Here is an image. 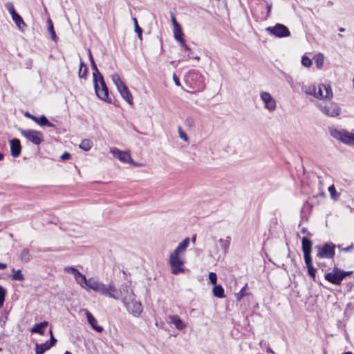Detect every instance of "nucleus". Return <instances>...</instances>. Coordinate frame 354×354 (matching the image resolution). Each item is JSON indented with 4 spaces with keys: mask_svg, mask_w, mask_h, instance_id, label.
I'll use <instances>...</instances> for the list:
<instances>
[{
    "mask_svg": "<svg viewBox=\"0 0 354 354\" xmlns=\"http://www.w3.org/2000/svg\"><path fill=\"white\" fill-rule=\"evenodd\" d=\"M109 292L105 296L115 299H120L126 310L134 317H138L142 312V304L136 299L133 290L127 283L122 284L119 290L115 286V290H109Z\"/></svg>",
    "mask_w": 354,
    "mask_h": 354,
    "instance_id": "nucleus-1",
    "label": "nucleus"
},
{
    "mask_svg": "<svg viewBox=\"0 0 354 354\" xmlns=\"http://www.w3.org/2000/svg\"><path fill=\"white\" fill-rule=\"evenodd\" d=\"M76 282L83 288L88 290L92 289L95 292L100 293L102 295L109 294V290H115V283L111 281L109 284H104L100 281L89 278L87 279L86 276L80 272L77 276L74 277Z\"/></svg>",
    "mask_w": 354,
    "mask_h": 354,
    "instance_id": "nucleus-2",
    "label": "nucleus"
},
{
    "mask_svg": "<svg viewBox=\"0 0 354 354\" xmlns=\"http://www.w3.org/2000/svg\"><path fill=\"white\" fill-rule=\"evenodd\" d=\"M189 243V238H185L170 254L169 264L173 274L177 275L179 273L184 272L182 266L185 263V259L182 257L181 254L185 252Z\"/></svg>",
    "mask_w": 354,
    "mask_h": 354,
    "instance_id": "nucleus-3",
    "label": "nucleus"
},
{
    "mask_svg": "<svg viewBox=\"0 0 354 354\" xmlns=\"http://www.w3.org/2000/svg\"><path fill=\"white\" fill-rule=\"evenodd\" d=\"M111 80L116 86L117 89L122 98L129 104H133V96L131 93L125 83L122 80L120 75L117 73H114L111 75Z\"/></svg>",
    "mask_w": 354,
    "mask_h": 354,
    "instance_id": "nucleus-4",
    "label": "nucleus"
},
{
    "mask_svg": "<svg viewBox=\"0 0 354 354\" xmlns=\"http://www.w3.org/2000/svg\"><path fill=\"white\" fill-rule=\"evenodd\" d=\"M330 135L339 142L354 147V133L345 129L332 128L329 131Z\"/></svg>",
    "mask_w": 354,
    "mask_h": 354,
    "instance_id": "nucleus-5",
    "label": "nucleus"
},
{
    "mask_svg": "<svg viewBox=\"0 0 354 354\" xmlns=\"http://www.w3.org/2000/svg\"><path fill=\"white\" fill-rule=\"evenodd\" d=\"M353 271H343L335 266L331 272H327L324 275V278L328 282L335 284L340 285L342 280L347 276L352 274Z\"/></svg>",
    "mask_w": 354,
    "mask_h": 354,
    "instance_id": "nucleus-6",
    "label": "nucleus"
},
{
    "mask_svg": "<svg viewBox=\"0 0 354 354\" xmlns=\"http://www.w3.org/2000/svg\"><path fill=\"white\" fill-rule=\"evenodd\" d=\"M335 245L331 242L326 243L323 245H316L317 250L316 258L319 259H333L335 254Z\"/></svg>",
    "mask_w": 354,
    "mask_h": 354,
    "instance_id": "nucleus-7",
    "label": "nucleus"
},
{
    "mask_svg": "<svg viewBox=\"0 0 354 354\" xmlns=\"http://www.w3.org/2000/svg\"><path fill=\"white\" fill-rule=\"evenodd\" d=\"M93 83L97 96L102 100L111 102V100L109 97V89L103 76L100 75L98 79L93 80Z\"/></svg>",
    "mask_w": 354,
    "mask_h": 354,
    "instance_id": "nucleus-8",
    "label": "nucleus"
},
{
    "mask_svg": "<svg viewBox=\"0 0 354 354\" xmlns=\"http://www.w3.org/2000/svg\"><path fill=\"white\" fill-rule=\"evenodd\" d=\"M317 108L328 117L335 118L338 116L341 113L340 106L335 102L317 103Z\"/></svg>",
    "mask_w": 354,
    "mask_h": 354,
    "instance_id": "nucleus-9",
    "label": "nucleus"
},
{
    "mask_svg": "<svg viewBox=\"0 0 354 354\" xmlns=\"http://www.w3.org/2000/svg\"><path fill=\"white\" fill-rule=\"evenodd\" d=\"M21 134L34 145H39L44 141V135L41 131L32 129H20Z\"/></svg>",
    "mask_w": 354,
    "mask_h": 354,
    "instance_id": "nucleus-10",
    "label": "nucleus"
},
{
    "mask_svg": "<svg viewBox=\"0 0 354 354\" xmlns=\"http://www.w3.org/2000/svg\"><path fill=\"white\" fill-rule=\"evenodd\" d=\"M266 31L279 38L286 37L290 35L289 29L282 24H277L274 26L268 27Z\"/></svg>",
    "mask_w": 354,
    "mask_h": 354,
    "instance_id": "nucleus-11",
    "label": "nucleus"
},
{
    "mask_svg": "<svg viewBox=\"0 0 354 354\" xmlns=\"http://www.w3.org/2000/svg\"><path fill=\"white\" fill-rule=\"evenodd\" d=\"M260 97L264 104L265 108L267 110L270 111H273L276 109V100L270 93L266 91H261Z\"/></svg>",
    "mask_w": 354,
    "mask_h": 354,
    "instance_id": "nucleus-12",
    "label": "nucleus"
},
{
    "mask_svg": "<svg viewBox=\"0 0 354 354\" xmlns=\"http://www.w3.org/2000/svg\"><path fill=\"white\" fill-rule=\"evenodd\" d=\"M333 95V91L330 85L320 84L317 87L316 98L331 100Z\"/></svg>",
    "mask_w": 354,
    "mask_h": 354,
    "instance_id": "nucleus-13",
    "label": "nucleus"
},
{
    "mask_svg": "<svg viewBox=\"0 0 354 354\" xmlns=\"http://www.w3.org/2000/svg\"><path fill=\"white\" fill-rule=\"evenodd\" d=\"M111 153L115 158L119 159L123 162L133 163V160L131 158L130 153L127 151L113 148L111 149Z\"/></svg>",
    "mask_w": 354,
    "mask_h": 354,
    "instance_id": "nucleus-14",
    "label": "nucleus"
},
{
    "mask_svg": "<svg viewBox=\"0 0 354 354\" xmlns=\"http://www.w3.org/2000/svg\"><path fill=\"white\" fill-rule=\"evenodd\" d=\"M312 245L313 242L308 238L304 236L301 239V248L304 253V258L308 259L312 258L311 257V251H312Z\"/></svg>",
    "mask_w": 354,
    "mask_h": 354,
    "instance_id": "nucleus-15",
    "label": "nucleus"
},
{
    "mask_svg": "<svg viewBox=\"0 0 354 354\" xmlns=\"http://www.w3.org/2000/svg\"><path fill=\"white\" fill-rule=\"evenodd\" d=\"M10 145L11 155L15 158L18 157L21 151L20 140L17 138L12 139L10 140Z\"/></svg>",
    "mask_w": 354,
    "mask_h": 354,
    "instance_id": "nucleus-16",
    "label": "nucleus"
},
{
    "mask_svg": "<svg viewBox=\"0 0 354 354\" xmlns=\"http://www.w3.org/2000/svg\"><path fill=\"white\" fill-rule=\"evenodd\" d=\"M86 315L88 322L90 324V325L94 330L100 333L103 330V327L97 324V319L89 311L86 310Z\"/></svg>",
    "mask_w": 354,
    "mask_h": 354,
    "instance_id": "nucleus-17",
    "label": "nucleus"
},
{
    "mask_svg": "<svg viewBox=\"0 0 354 354\" xmlns=\"http://www.w3.org/2000/svg\"><path fill=\"white\" fill-rule=\"evenodd\" d=\"M304 261L307 268L308 274L313 278L314 281H315L317 269L313 266V259H305Z\"/></svg>",
    "mask_w": 354,
    "mask_h": 354,
    "instance_id": "nucleus-18",
    "label": "nucleus"
},
{
    "mask_svg": "<svg viewBox=\"0 0 354 354\" xmlns=\"http://www.w3.org/2000/svg\"><path fill=\"white\" fill-rule=\"evenodd\" d=\"M169 320L178 330H183L185 328V324L178 315L169 316Z\"/></svg>",
    "mask_w": 354,
    "mask_h": 354,
    "instance_id": "nucleus-19",
    "label": "nucleus"
},
{
    "mask_svg": "<svg viewBox=\"0 0 354 354\" xmlns=\"http://www.w3.org/2000/svg\"><path fill=\"white\" fill-rule=\"evenodd\" d=\"M48 325V322L47 321H44L39 324H36L31 329L30 331L32 333H39L40 335H43L44 331V328H46Z\"/></svg>",
    "mask_w": 354,
    "mask_h": 354,
    "instance_id": "nucleus-20",
    "label": "nucleus"
},
{
    "mask_svg": "<svg viewBox=\"0 0 354 354\" xmlns=\"http://www.w3.org/2000/svg\"><path fill=\"white\" fill-rule=\"evenodd\" d=\"M12 19L19 30H23L24 28L26 26L22 17L17 12L12 16Z\"/></svg>",
    "mask_w": 354,
    "mask_h": 354,
    "instance_id": "nucleus-21",
    "label": "nucleus"
},
{
    "mask_svg": "<svg viewBox=\"0 0 354 354\" xmlns=\"http://www.w3.org/2000/svg\"><path fill=\"white\" fill-rule=\"evenodd\" d=\"M36 120H34L37 124L40 126H48L50 127H55L54 124L50 122L45 115H41V117H35Z\"/></svg>",
    "mask_w": 354,
    "mask_h": 354,
    "instance_id": "nucleus-22",
    "label": "nucleus"
},
{
    "mask_svg": "<svg viewBox=\"0 0 354 354\" xmlns=\"http://www.w3.org/2000/svg\"><path fill=\"white\" fill-rule=\"evenodd\" d=\"M51 347L48 344V342L47 341L44 344H36L35 346V353L36 354H44L46 351L50 349Z\"/></svg>",
    "mask_w": 354,
    "mask_h": 354,
    "instance_id": "nucleus-23",
    "label": "nucleus"
},
{
    "mask_svg": "<svg viewBox=\"0 0 354 354\" xmlns=\"http://www.w3.org/2000/svg\"><path fill=\"white\" fill-rule=\"evenodd\" d=\"M218 241L223 253L225 254H227L228 252V248L230 245V237L227 236L225 239H220Z\"/></svg>",
    "mask_w": 354,
    "mask_h": 354,
    "instance_id": "nucleus-24",
    "label": "nucleus"
},
{
    "mask_svg": "<svg viewBox=\"0 0 354 354\" xmlns=\"http://www.w3.org/2000/svg\"><path fill=\"white\" fill-rule=\"evenodd\" d=\"M174 39L179 43H183V32L181 26L174 28Z\"/></svg>",
    "mask_w": 354,
    "mask_h": 354,
    "instance_id": "nucleus-25",
    "label": "nucleus"
},
{
    "mask_svg": "<svg viewBox=\"0 0 354 354\" xmlns=\"http://www.w3.org/2000/svg\"><path fill=\"white\" fill-rule=\"evenodd\" d=\"M87 74H88V68L86 67V66L84 63V62L81 61L80 65V69L78 71V76L80 78L86 80L87 78Z\"/></svg>",
    "mask_w": 354,
    "mask_h": 354,
    "instance_id": "nucleus-26",
    "label": "nucleus"
},
{
    "mask_svg": "<svg viewBox=\"0 0 354 354\" xmlns=\"http://www.w3.org/2000/svg\"><path fill=\"white\" fill-rule=\"evenodd\" d=\"M214 296L218 298L225 297L224 289L221 285H215L212 289Z\"/></svg>",
    "mask_w": 354,
    "mask_h": 354,
    "instance_id": "nucleus-27",
    "label": "nucleus"
},
{
    "mask_svg": "<svg viewBox=\"0 0 354 354\" xmlns=\"http://www.w3.org/2000/svg\"><path fill=\"white\" fill-rule=\"evenodd\" d=\"M80 148L87 151L93 147V142L89 139H84L80 144Z\"/></svg>",
    "mask_w": 354,
    "mask_h": 354,
    "instance_id": "nucleus-28",
    "label": "nucleus"
},
{
    "mask_svg": "<svg viewBox=\"0 0 354 354\" xmlns=\"http://www.w3.org/2000/svg\"><path fill=\"white\" fill-rule=\"evenodd\" d=\"M20 258L23 262H25V263L28 262L31 259V254H30L29 249H28V248L23 249L21 252V254H20Z\"/></svg>",
    "mask_w": 354,
    "mask_h": 354,
    "instance_id": "nucleus-29",
    "label": "nucleus"
},
{
    "mask_svg": "<svg viewBox=\"0 0 354 354\" xmlns=\"http://www.w3.org/2000/svg\"><path fill=\"white\" fill-rule=\"evenodd\" d=\"M12 272L13 273L12 276V279L17 280V281H23V280H24V276L22 274L21 270H16L15 268H12Z\"/></svg>",
    "mask_w": 354,
    "mask_h": 354,
    "instance_id": "nucleus-30",
    "label": "nucleus"
},
{
    "mask_svg": "<svg viewBox=\"0 0 354 354\" xmlns=\"http://www.w3.org/2000/svg\"><path fill=\"white\" fill-rule=\"evenodd\" d=\"M328 189L330 193L331 198L333 200L337 201L339 197V194L337 192L335 186L332 185L329 186Z\"/></svg>",
    "mask_w": 354,
    "mask_h": 354,
    "instance_id": "nucleus-31",
    "label": "nucleus"
},
{
    "mask_svg": "<svg viewBox=\"0 0 354 354\" xmlns=\"http://www.w3.org/2000/svg\"><path fill=\"white\" fill-rule=\"evenodd\" d=\"M91 68L94 71V72L93 73V80H95L96 79H98V77H100V75H102L99 71L95 61L91 62Z\"/></svg>",
    "mask_w": 354,
    "mask_h": 354,
    "instance_id": "nucleus-32",
    "label": "nucleus"
},
{
    "mask_svg": "<svg viewBox=\"0 0 354 354\" xmlns=\"http://www.w3.org/2000/svg\"><path fill=\"white\" fill-rule=\"evenodd\" d=\"M133 23H134L135 32L138 34V36L139 39L140 40H142V30L139 26L136 18H135V17L133 18Z\"/></svg>",
    "mask_w": 354,
    "mask_h": 354,
    "instance_id": "nucleus-33",
    "label": "nucleus"
},
{
    "mask_svg": "<svg viewBox=\"0 0 354 354\" xmlns=\"http://www.w3.org/2000/svg\"><path fill=\"white\" fill-rule=\"evenodd\" d=\"M316 90H317V87L314 85L306 86L304 88V91L307 95H312L315 97L316 96Z\"/></svg>",
    "mask_w": 354,
    "mask_h": 354,
    "instance_id": "nucleus-34",
    "label": "nucleus"
},
{
    "mask_svg": "<svg viewBox=\"0 0 354 354\" xmlns=\"http://www.w3.org/2000/svg\"><path fill=\"white\" fill-rule=\"evenodd\" d=\"M315 64L318 68L322 67L324 64V55L322 53H318L315 56Z\"/></svg>",
    "mask_w": 354,
    "mask_h": 354,
    "instance_id": "nucleus-35",
    "label": "nucleus"
},
{
    "mask_svg": "<svg viewBox=\"0 0 354 354\" xmlns=\"http://www.w3.org/2000/svg\"><path fill=\"white\" fill-rule=\"evenodd\" d=\"M248 288V283H246L241 290L236 295V297L237 300L241 301L243 297L247 295L246 293V289Z\"/></svg>",
    "mask_w": 354,
    "mask_h": 354,
    "instance_id": "nucleus-36",
    "label": "nucleus"
},
{
    "mask_svg": "<svg viewBox=\"0 0 354 354\" xmlns=\"http://www.w3.org/2000/svg\"><path fill=\"white\" fill-rule=\"evenodd\" d=\"M66 273H71L75 276H77L80 272L74 267H66L64 269Z\"/></svg>",
    "mask_w": 354,
    "mask_h": 354,
    "instance_id": "nucleus-37",
    "label": "nucleus"
},
{
    "mask_svg": "<svg viewBox=\"0 0 354 354\" xmlns=\"http://www.w3.org/2000/svg\"><path fill=\"white\" fill-rule=\"evenodd\" d=\"M6 291L4 288L0 286V308L3 306L5 301Z\"/></svg>",
    "mask_w": 354,
    "mask_h": 354,
    "instance_id": "nucleus-38",
    "label": "nucleus"
},
{
    "mask_svg": "<svg viewBox=\"0 0 354 354\" xmlns=\"http://www.w3.org/2000/svg\"><path fill=\"white\" fill-rule=\"evenodd\" d=\"M178 133L179 137L182 140H183L185 142H188L189 138H188L187 135L183 131L182 127L180 126L178 127Z\"/></svg>",
    "mask_w": 354,
    "mask_h": 354,
    "instance_id": "nucleus-39",
    "label": "nucleus"
},
{
    "mask_svg": "<svg viewBox=\"0 0 354 354\" xmlns=\"http://www.w3.org/2000/svg\"><path fill=\"white\" fill-rule=\"evenodd\" d=\"M5 7L8 10L9 13L11 15V16L17 13V12L15 10L13 3L12 2H7L5 5Z\"/></svg>",
    "mask_w": 354,
    "mask_h": 354,
    "instance_id": "nucleus-40",
    "label": "nucleus"
},
{
    "mask_svg": "<svg viewBox=\"0 0 354 354\" xmlns=\"http://www.w3.org/2000/svg\"><path fill=\"white\" fill-rule=\"evenodd\" d=\"M301 64L306 67H310L312 65V61L309 57L304 55L301 58Z\"/></svg>",
    "mask_w": 354,
    "mask_h": 354,
    "instance_id": "nucleus-41",
    "label": "nucleus"
},
{
    "mask_svg": "<svg viewBox=\"0 0 354 354\" xmlns=\"http://www.w3.org/2000/svg\"><path fill=\"white\" fill-rule=\"evenodd\" d=\"M209 281L211 282V283L216 285V281H217L216 274L213 272H209Z\"/></svg>",
    "mask_w": 354,
    "mask_h": 354,
    "instance_id": "nucleus-42",
    "label": "nucleus"
},
{
    "mask_svg": "<svg viewBox=\"0 0 354 354\" xmlns=\"http://www.w3.org/2000/svg\"><path fill=\"white\" fill-rule=\"evenodd\" d=\"M50 341L48 342V344L50 345V347H52L57 342V339L53 336L52 330H50Z\"/></svg>",
    "mask_w": 354,
    "mask_h": 354,
    "instance_id": "nucleus-43",
    "label": "nucleus"
},
{
    "mask_svg": "<svg viewBox=\"0 0 354 354\" xmlns=\"http://www.w3.org/2000/svg\"><path fill=\"white\" fill-rule=\"evenodd\" d=\"M171 22L174 26V28L181 26L180 24L176 21V17L174 14H171Z\"/></svg>",
    "mask_w": 354,
    "mask_h": 354,
    "instance_id": "nucleus-44",
    "label": "nucleus"
},
{
    "mask_svg": "<svg viewBox=\"0 0 354 354\" xmlns=\"http://www.w3.org/2000/svg\"><path fill=\"white\" fill-rule=\"evenodd\" d=\"M48 30L49 32L55 31L53 28V21L50 19L47 20Z\"/></svg>",
    "mask_w": 354,
    "mask_h": 354,
    "instance_id": "nucleus-45",
    "label": "nucleus"
},
{
    "mask_svg": "<svg viewBox=\"0 0 354 354\" xmlns=\"http://www.w3.org/2000/svg\"><path fill=\"white\" fill-rule=\"evenodd\" d=\"M281 73L284 76V78L286 80V82H288L289 84L292 83V78L290 75L286 74L285 72H283V71H281Z\"/></svg>",
    "mask_w": 354,
    "mask_h": 354,
    "instance_id": "nucleus-46",
    "label": "nucleus"
},
{
    "mask_svg": "<svg viewBox=\"0 0 354 354\" xmlns=\"http://www.w3.org/2000/svg\"><path fill=\"white\" fill-rule=\"evenodd\" d=\"M71 157V155L70 153L68 152H64L62 156H61V159L64 160H69Z\"/></svg>",
    "mask_w": 354,
    "mask_h": 354,
    "instance_id": "nucleus-47",
    "label": "nucleus"
},
{
    "mask_svg": "<svg viewBox=\"0 0 354 354\" xmlns=\"http://www.w3.org/2000/svg\"><path fill=\"white\" fill-rule=\"evenodd\" d=\"M193 123H194V122H193L192 119L190 118H187L185 121V125H187L188 127H192Z\"/></svg>",
    "mask_w": 354,
    "mask_h": 354,
    "instance_id": "nucleus-48",
    "label": "nucleus"
},
{
    "mask_svg": "<svg viewBox=\"0 0 354 354\" xmlns=\"http://www.w3.org/2000/svg\"><path fill=\"white\" fill-rule=\"evenodd\" d=\"M173 80H174V82H175V84H176V86H180V83L179 79H178V77L176 76V74H174V75H173Z\"/></svg>",
    "mask_w": 354,
    "mask_h": 354,
    "instance_id": "nucleus-49",
    "label": "nucleus"
},
{
    "mask_svg": "<svg viewBox=\"0 0 354 354\" xmlns=\"http://www.w3.org/2000/svg\"><path fill=\"white\" fill-rule=\"evenodd\" d=\"M24 115H25V116H26V117H27V118H30V119L32 120L33 121H34V120H36V119H35V117H36V116H35V115H32V114H31V113H30L29 112H26Z\"/></svg>",
    "mask_w": 354,
    "mask_h": 354,
    "instance_id": "nucleus-50",
    "label": "nucleus"
},
{
    "mask_svg": "<svg viewBox=\"0 0 354 354\" xmlns=\"http://www.w3.org/2000/svg\"><path fill=\"white\" fill-rule=\"evenodd\" d=\"M181 46L185 49V50H190V48L186 44L185 40H183V43H180Z\"/></svg>",
    "mask_w": 354,
    "mask_h": 354,
    "instance_id": "nucleus-51",
    "label": "nucleus"
},
{
    "mask_svg": "<svg viewBox=\"0 0 354 354\" xmlns=\"http://www.w3.org/2000/svg\"><path fill=\"white\" fill-rule=\"evenodd\" d=\"M353 248V245H351L346 248H342L341 249L342 251H344V252H349L351 251Z\"/></svg>",
    "mask_w": 354,
    "mask_h": 354,
    "instance_id": "nucleus-52",
    "label": "nucleus"
},
{
    "mask_svg": "<svg viewBox=\"0 0 354 354\" xmlns=\"http://www.w3.org/2000/svg\"><path fill=\"white\" fill-rule=\"evenodd\" d=\"M266 8L268 10V15L269 13L270 12L272 4L269 2H266Z\"/></svg>",
    "mask_w": 354,
    "mask_h": 354,
    "instance_id": "nucleus-53",
    "label": "nucleus"
},
{
    "mask_svg": "<svg viewBox=\"0 0 354 354\" xmlns=\"http://www.w3.org/2000/svg\"><path fill=\"white\" fill-rule=\"evenodd\" d=\"M50 34L51 35L52 39L54 40V41H56L57 36H56V34H55V31L50 32Z\"/></svg>",
    "mask_w": 354,
    "mask_h": 354,
    "instance_id": "nucleus-54",
    "label": "nucleus"
},
{
    "mask_svg": "<svg viewBox=\"0 0 354 354\" xmlns=\"http://www.w3.org/2000/svg\"><path fill=\"white\" fill-rule=\"evenodd\" d=\"M301 232L302 234H307L308 235H311L310 232H307V229L306 227H302L301 230Z\"/></svg>",
    "mask_w": 354,
    "mask_h": 354,
    "instance_id": "nucleus-55",
    "label": "nucleus"
},
{
    "mask_svg": "<svg viewBox=\"0 0 354 354\" xmlns=\"http://www.w3.org/2000/svg\"><path fill=\"white\" fill-rule=\"evenodd\" d=\"M88 57H89V60L90 62H94V59H93V57L92 55V53H91V51L90 49H88Z\"/></svg>",
    "mask_w": 354,
    "mask_h": 354,
    "instance_id": "nucleus-56",
    "label": "nucleus"
},
{
    "mask_svg": "<svg viewBox=\"0 0 354 354\" xmlns=\"http://www.w3.org/2000/svg\"><path fill=\"white\" fill-rule=\"evenodd\" d=\"M7 267V265L4 263L0 262V270H3Z\"/></svg>",
    "mask_w": 354,
    "mask_h": 354,
    "instance_id": "nucleus-57",
    "label": "nucleus"
},
{
    "mask_svg": "<svg viewBox=\"0 0 354 354\" xmlns=\"http://www.w3.org/2000/svg\"><path fill=\"white\" fill-rule=\"evenodd\" d=\"M318 266L320 267L326 266V265L323 262H321V261L318 262Z\"/></svg>",
    "mask_w": 354,
    "mask_h": 354,
    "instance_id": "nucleus-58",
    "label": "nucleus"
},
{
    "mask_svg": "<svg viewBox=\"0 0 354 354\" xmlns=\"http://www.w3.org/2000/svg\"><path fill=\"white\" fill-rule=\"evenodd\" d=\"M267 352L269 353L274 354V351L270 348H267Z\"/></svg>",
    "mask_w": 354,
    "mask_h": 354,
    "instance_id": "nucleus-59",
    "label": "nucleus"
},
{
    "mask_svg": "<svg viewBox=\"0 0 354 354\" xmlns=\"http://www.w3.org/2000/svg\"><path fill=\"white\" fill-rule=\"evenodd\" d=\"M132 165L136 166V167H139L140 165L138 164V163H136L134 161H133V163H131Z\"/></svg>",
    "mask_w": 354,
    "mask_h": 354,
    "instance_id": "nucleus-60",
    "label": "nucleus"
},
{
    "mask_svg": "<svg viewBox=\"0 0 354 354\" xmlns=\"http://www.w3.org/2000/svg\"><path fill=\"white\" fill-rule=\"evenodd\" d=\"M3 158V154L2 153H0V160H1Z\"/></svg>",
    "mask_w": 354,
    "mask_h": 354,
    "instance_id": "nucleus-61",
    "label": "nucleus"
},
{
    "mask_svg": "<svg viewBox=\"0 0 354 354\" xmlns=\"http://www.w3.org/2000/svg\"><path fill=\"white\" fill-rule=\"evenodd\" d=\"M339 31L344 32V31H345V29L344 28H339Z\"/></svg>",
    "mask_w": 354,
    "mask_h": 354,
    "instance_id": "nucleus-62",
    "label": "nucleus"
},
{
    "mask_svg": "<svg viewBox=\"0 0 354 354\" xmlns=\"http://www.w3.org/2000/svg\"><path fill=\"white\" fill-rule=\"evenodd\" d=\"M64 354H73V353H71V352H69V351H66V352L64 353Z\"/></svg>",
    "mask_w": 354,
    "mask_h": 354,
    "instance_id": "nucleus-63",
    "label": "nucleus"
},
{
    "mask_svg": "<svg viewBox=\"0 0 354 354\" xmlns=\"http://www.w3.org/2000/svg\"><path fill=\"white\" fill-rule=\"evenodd\" d=\"M342 354H352V353L351 352H346V353H344Z\"/></svg>",
    "mask_w": 354,
    "mask_h": 354,
    "instance_id": "nucleus-64",
    "label": "nucleus"
}]
</instances>
